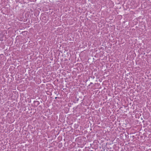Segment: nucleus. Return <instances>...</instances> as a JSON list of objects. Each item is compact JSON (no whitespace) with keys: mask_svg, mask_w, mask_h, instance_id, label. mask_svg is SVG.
I'll list each match as a JSON object with an SVG mask.
<instances>
[{"mask_svg":"<svg viewBox=\"0 0 151 151\" xmlns=\"http://www.w3.org/2000/svg\"><path fill=\"white\" fill-rule=\"evenodd\" d=\"M45 16V15L44 14H42L41 16V17H40V18L41 19H43V18Z\"/></svg>","mask_w":151,"mask_h":151,"instance_id":"f257e3e1","label":"nucleus"}]
</instances>
